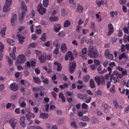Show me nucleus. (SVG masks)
<instances>
[{
	"instance_id": "obj_18",
	"label": "nucleus",
	"mask_w": 129,
	"mask_h": 129,
	"mask_svg": "<svg viewBox=\"0 0 129 129\" xmlns=\"http://www.w3.org/2000/svg\"><path fill=\"white\" fill-rule=\"evenodd\" d=\"M55 65L57 66V71H61L62 69V67L61 64L59 63L57 61H55L54 63Z\"/></svg>"
},
{
	"instance_id": "obj_32",
	"label": "nucleus",
	"mask_w": 129,
	"mask_h": 129,
	"mask_svg": "<svg viewBox=\"0 0 129 129\" xmlns=\"http://www.w3.org/2000/svg\"><path fill=\"white\" fill-rule=\"evenodd\" d=\"M105 3L104 1L101 0V1H97L96 4L99 7H100L101 5H104Z\"/></svg>"
},
{
	"instance_id": "obj_6",
	"label": "nucleus",
	"mask_w": 129,
	"mask_h": 129,
	"mask_svg": "<svg viewBox=\"0 0 129 129\" xmlns=\"http://www.w3.org/2000/svg\"><path fill=\"white\" fill-rule=\"evenodd\" d=\"M65 59L66 60L69 59V58H70L69 60H73L74 59V57H73L72 53L71 51H69L67 53L65 56Z\"/></svg>"
},
{
	"instance_id": "obj_61",
	"label": "nucleus",
	"mask_w": 129,
	"mask_h": 129,
	"mask_svg": "<svg viewBox=\"0 0 129 129\" xmlns=\"http://www.w3.org/2000/svg\"><path fill=\"white\" fill-rule=\"evenodd\" d=\"M86 37H84L81 39V41L80 42V44L82 45H83L84 43V42L85 41Z\"/></svg>"
},
{
	"instance_id": "obj_25",
	"label": "nucleus",
	"mask_w": 129,
	"mask_h": 129,
	"mask_svg": "<svg viewBox=\"0 0 129 129\" xmlns=\"http://www.w3.org/2000/svg\"><path fill=\"white\" fill-rule=\"evenodd\" d=\"M41 78L43 83L46 84H48L49 83V81L48 79L47 78L45 79L44 76H42L41 77Z\"/></svg>"
},
{
	"instance_id": "obj_3",
	"label": "nucleus",
	"mask_w": 129,
	"mask_h": 129,
	"mask_svg": "<svg viewBox=\"0 0 129 129\" xmlns=\"http://www.w3.org/2000/svg\"><path fill=\"white\" fill-rule=\"evenodd\" d=\"M69 71L71 73H73L76 67V62L75 61L70 62L69 64Z\"/></svg>"
},
{
	"instance_id": "obj_23",
	"label": "nucleus",
	"mask_w": 129,
	"mask_h": 129,
	"mask_svg": "<svg viewBox=\"0 0 129 129\" xmlns=\"http://www.w3.org/2000/svg\"><path fill=\"white\" fill-rule=\"evenodd\" d=\"M107 70L109 72L108 74H107L105 75V77L107 79H108L109 77V75H111V73L112 71V69L110 67H108V68Z\"/></svg>"
},
{
	"instance_id": "obj_16",
	"label": "nucleus",
	"mask_w": 129,
	"mask_h": 129,
	"mask_svg": "<svg viewBox=\"0 0 129 129\" xmlns=\"http://www.w3.org/2000/svg\"><path fill=\"white\" fill-rule=\"evenodd\" d=\"M16 36L18 38L19 43L20 44H22L24 42V39L25 37L21 36L20 34L17 35Z\"/></svg>"
},
{
	"instance_id": "obj_27",
	"label": "nucleus",
	"mask_w": 129,
	"mask_h": 129,
	"mask_svg": "<svg viewBox=\"0 0 129 129\" xmlns=\"http://www.w3.org/2000/svg\"><path fill=\"white\" fill-rule=\"evenodd\" d=\"M83 7L80 5H78V7L77 9V12L80 13H81L83 12Z\"/></svg>"
},
{
	"instance_id": "obj_44",
	"label": "nucleus",
	"mask_w": 129,
	"mask_h": 129,
	"mask_svg": "<svg viewBox=\"0 0 129 129\" xmlns=\"http://www.w3.org/2000/svg\"><path fill=\"white\" fill-rule=\"evenodd\" d=\"M18 96L17 94H12L11 96V99L12 100H16Z\"/></svg>"
},
{
	"instance_id": "obj_46",
	"label": "nucleus",
	"mask_w": 129,
	"mask_h": 129,
	"mask_svg": "<svg viewBox=\"0 0 129 129\" xmlns=\"http://www.w3.org/2000/svg\"><path fill=\"white\" fill-rule=\"evenodd\" d=\"M78 124L79 125L80 127H82L86 125L87 124L85 122H81L79 123Z\"/></svg>"
},
{
	"instance_id": "obj_45",
	"label": "nucleus",
	"mask_w": 129,
	"mask_h": 129,
	"mask_svg": "<svg viewBox=\"0 0 129 129\" xmlns=\"http://www.w3.org/2000/svg\"><path fill=\"white\" fill-rule=\"evenodd\" d=\"M71 125L72 126L75 128H78L76 124V122L75 121H72L71 123Z\"/></svg>"
},
{
	"instance_id": "obj_11",
	"label": "nucleus",
	"mask_w": 129,
	"mask_h": 129,
	"mask_svg": "<svg viewBox=\"0 0 129 129\" xmlns=\"http://www.w3.org/2000/svg\"><path fill=\"white\" fill-rule=\"evenodd\" d=\"M53 28L54 31L57 33L61 28V26L59 24H56L54 25Z\"/></svg>"
},
{
	"instance_id": "obj_12",
	"label": "nucleus",
	"mask_w": 129,
	"mask_h": 129,
	"mask_svg": "<svg viewBox=\"0 0 129 129\" xmlns=\"http://www.w3.org/2000/svg\"><path fill=\"white\" fill-rule=\"evenodd\" d=\"M17 19L16 15L15 14L12 17L11 20V24L12 25L14 26L15 25V22L16 21Z\"/></svg>"
},
{
	"instance_id": "obj_35",
	"label": "nucleus",
	"mask_w": 129,
	"mask_h": 129,
	"mask_svg": "<svg viewBox=\"0 0 129 129\" xmlns=\"http://www.w3.org/2000/svg\"><path fill=\"white\" fill-rule=\"evenodd\" d=\"M46 36L45 33L42 34L40 38V40L42 41H45L46 39Z\"/></svg>"
},
{
	"instance_id": "obj_42",
	"label": "nucleus",
	"mask_w": 129,
	"mask_h": 129,
	"mask_svg": "<svg viewBox=\"0 0 129 129\" xmlns=\"http://www.w3.org/2000/svg\"><path fill=\"white\" fill-rule=\"evenodd\" d=\"M12 0H6L5 5L10 6L12 4Z\"/></svg>"
},
{
	"instance_id": "obj_39",
	"label": "nucleus",
	"mask_w": 129,
	"mask_h": 129,
	"mask_svg": "<svg viewBox=\"0 0 129 129\" xmlns=\"http://www.w3.org/2000/svg\"><path fill=\"white\" fill-rule=\"evenodd\" d=\"M29 111H28V113L25 114V117L27 120L28 121H30V115Z\"/></svg>"
},
{
	"instance_id": "obj_19",
	"label": "nucleus",
	"mask_w": 129,
	"mask_h": 129,
	"mask_svg": "<svg viewBox=\"0 0 129 129\" xmlns=\"http://www.w3.org/2000/svg\"><path fill=\"white\" fill-rule=\"evenodd\" d=\"M89 86L92 88H94L96 87L94 81L92 79H91L90 80Z\"/></svg>"
},
{
	"instance_id": "obj_33",
	"label": "nucleus",
	"mask_w": 129,
	"mask_h": 129,
	"mask_svg": "<svg viewBox=\"0 0 129 129\" xmlns=\"http://www.w3.org/2000/svg\"><path fill=\"white\" fill-rule=\"evenodd\" d=\"M90 78L89 76L88 75H86L83 77V80L85 82H87L89 80Z\"/></svg>"
},
{
	"instance_id": "obj_49",
	"label": "nucleus",
	"mask_w": 129,
	"mask_h": 129,
	"mask_svg": "<svg viewBox=\"0 0 129 129\" xmlns=\"http://www.w3.org/2000/svg\"><path fill=\"white\" fill-rule=\"evenodd\" d=\"M106 57L108 59H113V56L112 54H110L109 55L106 56Z\"/></svg>"
},
{
	"instance_id": "obj_63",
	"label": "nucleus",
	"mask_w": 129,
	"mask_h": 129,
	"mask_svg": "<svg viewBox=\"0 0 129 129\" xmlns=\"http://www.w3.org/2000/svg\"><path fill=\"white\" fill-rule=\"evenodd\" d=\"M87 105L85 103H83L82 104V107L83 109H86L87 108Z\"/></svg>"
},
{
	"instance_id": "obj_2",
	"label": "nucleus",
	"mask_w": 129,
	"mask_h": 129,
	"mask_svg": "<svg viewBox=\"0 0 129 129\" xmlns=\"http://www.w3.org/2000/svg\"><path fill=\"white\" fill-rule=\"evenodd\" d=\"M94 80L99 85L101 84L103 85L105 84V81L104 79V77L103 76H96L94 78Z\"/></svg>"
},
{
	"instance_id": "obj_38",
	"label": "nucleus",
	"mask_w": 129,
	"mask_h": 129,
	"mask_svg": "<svg viewBox=\"0 0 129 129\" xmlns=\"http://www.w3.org/2000/svg\"><path fill=\"white\" fill-rule=\"evenodd\" d=\"M6 58L8 59V62L9 66H12L13 63L12 60L9 57H7Z\"/></svg>"
},
{
	"instance_id": "obj_9",
	"label": "nucleus",
	"mask_w": 129,
	"mask_h": 129,
	"mask_svg": "<svg viewBox=\"0 0 129 129\" xmlns=\"http://www.w3.org/2000/svg\"><path fill=\"white\" fill-rule=\"evenodd\" d=\"M10 122L13 129H15L17 123V121L16 119H12L10 120Z\"/></svg>"
},
{
	"instance_id": "obj_43",
	"label": "nucleus",
	"mask_w": 129,
	"mask_h": 129,
	"mask_svg": "<svg viewBox=\"0 0 129 129\" xmlns=\"http://www.w3.org/2000/svg\"><path fill=\"white\" fill-rule=\"evenodd\" d=\"M94 62L95 64L97 66H99L100 64V62L99 60L97 59H94Z\"/></svg>"
},
{
	"instance_id": "obj_59",
	"label": "nucleus",
	"mask_w": 129,
	"mask_h": 129,
	"mask_svg": "<svg viewBox=\"0 0 129 129\" xmlns=\"http://www.w3.org/2000/svg\"><path fill=\"white\" fill-rule=\"evenodd\" d=\"M104 108L105 110H107L110 107L108 104H105L104 105Z\"/></svg>"
},
{
	"instance_id": "obj_57",
	"label": "nucleus",
	"mask_w": 129,
	"mask_h": 129,
	"mask_svg": "<svg viewBox=\"0 0 129 129\" xmlns=\"http://www.w3.org/2000/svg\"><path fill=\"white\" fill-rule=\"evenodd\" d=\"M76 31L77 33H78L80 30H81V26H77L76 27Z\"/></svg>"
},
{
	"instance_id": "obj_29",
	"label": "nucleus",
	"mask_w": 129,
	"mask_h": 129,
	"mask_svg": "<svg viewBox=\"0 0 129 129\" xmlns=\"http://www.w3.org/2000/svg\"><path fill=\"white\" fill-rule=\"evenodd\" d=\"M71 22L69 20H66L64 23L63 26L64 27H67L69 26L71 24Z\"/></svg>"
},
{
	"instance_id": "obj_24",
	"label": "nucleus",
	"mask_w": 129,
	"mask_h": 129,
	"mask_svg": "<svg viewBox=\"0 0 129 129\" xmlns=\"http://www.w3.org/2000/svg\"><path fill=\"white\" fill-rule=\"evenodd\" d=\"M3 11L6 12L9 11L10 10V6L6 5L4 6L3 8Z\"/></svg>"
},
{
	"instance_id": "obj_4",
	"label": "nucleus",
	"mask_w": 129,
	"mask_h": 129,
	"mask_svg": "<svg viewBox=\"0 0 129 129\" xmlns=\"http://www.w3.org/2000/svg\"><path fill=\"white\" fill-rule=\"evenodd\" d=\"M26 59L25 56L23 54H21L19 55L18 57L16 62L17 63L21 64L23 63Z\"/></svg>"
},
{
	"instance_id": "obj_22",
	"label": "nucleus",
	"mask_w": 129,
	"mask_h": 129,
	"mask_svg": "<svg viewBox=\"0 0 129 129\" xmlns=\"http://www.w3.org/2000/svg\"><path fill=\"white\" fill-rule=\"evenodd\" d=\"M21 9L22 11V12H24L26 13L25 11L27 10L26 7L25 5V4L23 1H22L21 3Z\"/></svg>"
},
{
	"instance_id": "obj_34",
	"label": "nucleus",
	"mask_w": 129,
	"mask_h": 129,
	"mask_svg": "<svg viewBox=\"0 0 129 129\" xmlns=\"http://www.w3.org/2000/svg\"><path fill=\"white\" fill-rule=\"evenodd\" d=\"M61 50L63 52H65L67 51V48L65 44L64 43H63L61 46Z\"/></svg>"
},
{
	"instance_id": "obj_51",
	"label": "nucleus",
	"mask_w": 129,
	"mask_h": 129,
	"mask_svg": "<svg viewBox=\"0 0 129 129\" xmlns=\"http://www.w3.org/2000/svg\"><path fill=\"white\" fill-rule=\"evenodd\" d=\"M37 45V44L36 43H34L30 44L29 45L30 48L35 47Z\"/></svg>"
},
{
	"instance_id": "obj_1",
	"label": "nucleus",
	"mask_w": 129,
	"mask_h": 129,
	"mask_svg": "<svg viewBox=\"0 0 129 129\" xmlns=\"http://www.w3.org/2000/svg\"><path fill=\"white\" fill-rule=\"evenodd\" d=\"M88 55L91 57L97 58L99 56L98 51L95 47L92 45L90 46L88 48Z\"/></svg>"
},
{
	"instance_id": "obj_64",
	"label": "nucleus",
	"mask_w": 129,
	"mask_h": 129,
	"mask_svg": "<svg viewBox=\"0 0 129 129\" xmlns=\"http://www.w3.org/2000/svg\"><path fill=\"white\" fill-rule=\"evenodd\" d=\"M35 72L36 74H39L40 73V71L38 68H36L35 69Z\"/></svg>"
},
{
	"instance_id": "obj_5",
	"label": "nucleus",
	"mask_w": 129,
	"mask_h": 129,
	"mask_svg": "<svg viewBox=\"0 0 129 129\" xmlns=\"http://www.w3.org/2000/svg\"><path fill=\"white\" fill-rule=\"evenodd\" d=\"M37 10L41 15H42L45 13L46 11V9L42 6V4L40 3L37 6Z\"/></svg>"
},
{
	"instance_id": "obj_40",
	"label": "nucleus",
	"mask_w": 129,
	"mask_h": 129,
	"mask_svg": "<svg viewBox=\"0 0 129 129\" xmlns=\"http://www.w3.org/2000/svg\"><path fill=\"white\" fill-rule=\"evenodd\" d=\"M81 119L83 121H89L90 120V119L86 116L82 117L81 118Z\"/></svg>"
},
{
	"instance_id": "obj_8",
	"label": "nucleus",
	"mask_w": 129,
	"mask_h": 129,
	"mask_svg": "<svg viewBox=\"0 0 129 129\" xmlns=\"http://www.w3.org/2000/svg\"><path fill=\"white\" fill-rule=\"evenodd\" d=\"M9 88L14 91H17L18 89L17 85L14 83H13L10 85Z\"/></svg>"
},
{
	"instance_id": "obj_13",
	"label": "nucleus",
	"mask_w": 129,
	"mask_h": 129,
	"mask_svg": "<svg viewBox=\"0 0 129 129\" xmlns=\"http://www.w3.org/2000/svg\"><path fill=\"white\" fill-rule=\"evenodd\" d=\"M113 103L114 104V108L115 109L119 110L121 109L122 107L121 106H119L117 102L116 101H114Z\"/></svg>"
},
{
	"instance_id": "obj_48",
	"label": "nucleus",
	"mask_w": 129,
	"mask_h": 129,
	"mask_svg": "<svg viewBox=\"0 0 129 129\" xmlns=\"http://www.w3.org/2000/svg\"><path fill=\"white\" fill-rule=\"evenodd\" d=\"M78 97L81 99H84V95H83V94L81 93H79L78 94Z\"/></svg>"
},
{
	"instance_id": "obj_60",
	"label": "nucleus",
	"mask_w": 129,
	"mask_h": 129,
	"mask_svg": "<svg viewBox=\"0 0 129 129\" xmlns=\"http://www.w3.org/2000/svg\"><path fill=\"white\" fill-rule=\"evenodd\" d=\"M87 51V48H85L83 49L82 50V53L83 54H84L86 53Z\"/></svg>"
},
{
	"instance_id": "obj_30",
	"label": "nucleus",
	"mask_w": 129,
	"mask_h": 129,
	"mask_svg": "<svg viewBox=\"0 0 129 129\" xmlns=\"http://www.w3.org/2000/svg\"><path fill=\"white\" fill-rule=\"evenodd\" d=\"M40 116L41 118L46 119L48 117V114L47 113H41L40 115Z\"/></svg>"
},
{
	"instance_id": "obj_47",
	"label": "nucleus",
	"mask_w": 129,
	"mask_h": 129,
	"mask_svg": "<svg viewBox=\"0 0 129 129\" xmlns=\"http://www.w3.org/2000/svg\"><path fill=\"white\" fill-rule=\"evenodd\" d=\"M120 75V73L116 71H113V73L111 74V75H114V76H118V75Z\"/></svg>"
},
{
	"instance_id": "obj_31",
	"label": "nucleus",
	"mask_w": 129,
	"mask_h": 129,
	"mask_svg": "<svg viewBox=\"0 0 129 129\" xmlns=\"http://www.w3.org/2000/svg\"><path fill=\"white\" fill-rule=\"evenodd\" d=\"M59 98L61 99L62 100L63 102H64L65 101L66 99L64 96L62 92L60 93L59 95Z\"/></svg>"
},
{
	"instance_id": "obj_7",
	"label": "nucleus",
	"mask_w": 129,
	"mask_h": 129,
	"mask_svg": "<svg viewBox=\"0 0 129 129\" xmlns=\"http://www.w3.org/2000/svg\"><path fill=\"white\" fill-rule=\"evenodd\" d=\"M110 81L111 82H113L115 83L120 81L118 76H114V75H111L110 76Z\"/></svg>"
},
{
	"instance_id": "obj_37",
	"label": "nucleus",
	"mask_w": 129,
	"mask_h": 129,
	"mask_svg": "<svg viewBox=\"0 0 129 129\" xmlns=\"http://www.w3.org/2000/svg\"><path fill=\"white\" fill-rule=\"evenodd\" d=\"M58 19V18L56 16L52 17L50 18V20L52 22L57 21Z\"/></svg>"
},
{
	"instance_id": "obj_17",
	"label": "nucleus",
	"mask_w": 129,
	"mask_h": 129,
	"mask_svg": "<svg viewBox=\"0 0 129 129\" xmlns=\"http://www.w3.org/2000/svg\"><path fill=\"white\" fill-rule=\"evenodd\" d=\"M25 15V13L24 12H22L21 13L19 14V19L20 23H21L22 22V19L24 18Z\"/></svg>"
},
{
	"instance_id": "obj_10",
	"label": "nucleus",
	"mask_w": 129,
	"mask_h": 129,
	"mask_svg": "<svg viewBox=\"0 0 129 129\" xmlns=\"http://www.w3.org/2000/svg\"><path fill=\"white\" fill-rule=\"evenodd\" d=\"M25 118L24 116L21 117L20 119V123L21 126L23 128L26 126V124L25 122Z\"/></svg>"
},
{
	"instance_id": "obj_14",
	"label": "nucleus",
	"mask_w": 129,
	"mask_h": 129,
	"mask_svg": "<svg viewBox=\"0 0 129 129\" xmlns=\"http://www.w3.org/2000/svg\"><path fill=\"white\" fill-rule=\"evenodd\" d=\"M4 46L2 43L0 42V60H1L3 58L2 52L3 51Z\"/></svg>"
},
{
	"instance_id": "obj_20",
	"label": "nucleus",
	"mask_w": 129,
	"mask_h": 129,
	"mask_svg": "<svg viewBox=\"0 0 129 129\" xmlns=\"http://www.w3.org/2000/svg\"><path fill=\"white\" fill-rule=\"evenodd\" d=\"M7 42L11 46H13L15 44V42L12 39H8L7 40Z\"/></svg>"
},
{
	"instance_id": "obj_52",
	"label": "nucleus",
	"mask_w": 129,
	"mask_h": 129,
	"mask_svg": "<svg viewBox=\"0 0 129 129\" xmlns=\"http://www.w3.org/2000/svg\"><path fill=\"white\" fill-rule=\"evenodd\" d=\"M92 120V123H94L98 122H99L98 119L95 117H93Z\"/></svg>"
},
{
	"instance_id": "obj_28",
	"label": "nucleus",
	"mask_w": 129,
	"mask_h": 129,
	"mask_svg": "<svg viewBox=\"0 0 129 129\" xmlns=\"http://www.w3.org/2000/svg\"><path fill=\"white\" fill-rule=\"evenodd\" d=\"M33 78L34 81L35 83L39 84L41 82V81L39 78L37 77H34Z\"/></svg>"
},
{
	"instance_id": "obj_53",
	"label": "nucleus",
	"mask_w": 129,
	"mask_h": 129,
	"mask_svg": "<svg viewBox=\"0 0 129 129\" xmlns=\"http://www.w3.org/2000/svg\"><path fill=\"white\" fill-rule=\"evenodd\" d=\"M126 0H120L119 1V3L121 5H124L126 3Z\"/></svg>"
},
{
	"instance_id": "obj_50",
	"label": "nucleus",
	"mask_w": 129,
	"mask_h": 129,
	"mask_svg": "<svg viewBox=\"0 0 129 129\" xmlns=\"http://www.w3.org/2000/svg\"><path fill=\"white\" fill-rule=\"evenodd\" d=\"M41 87H40L38 88H32V90L33 91L35 92L39 91H40V90L41 89Z\"/></svg>"
},
{
	"instance_id": "obj_36",
	"label": "nucleus",
	"mask_w": 129,
	"mask_h": 129,
	"mask_svg": "<svg viewBox=\"0 0 129 129\" xmlns=\"http://www.w3.org/2000/svg\"><path fill=\"white\" fill-rule=\"evenodd\" d=\"M49 0H43V5L45 7H47L48 5Z\"/></svg>"
},
{
	"instance_id": "obj_41",
	"label": "nucleus",
	"mask_w": 129,
	"mask_h": 129,
	"mask_svg": "<svg viewBox=\"0 0 129 129\" xmlns=\"http://www.w3.org/2000/svg\"><path fill=\"white\" fill-rule=\"evenodd\" d=\"M6 27H4L3 29L1 30V34L3 37H4L5 36V31L6 29Z\"/></svg>"
},
{
	"instance_id": "obj_15",
	"label": "nucleus",
	"mask_w": 129,
	"mask_h": 129,
	"mask_svg": "<svg viewBox=\"0 0 129 129\" xmlns=\"http://www.w3.org/2000/svg\"><path fill=\"white\" fill-rule=\"evenodd\" d=\"M108 27L109 28V32L108 33V35L109 36L114 31V29L113 26L111 24H109L108 25Z\"/></svg>"
},
{
	"instance_id": "obj_54",
	"label": "nucleus",
	"mask_w": 129,
	"mask_h": 129,
	"mask_svg": "<svg viewBox=\"0 0 129 129\" xmlns=\"http://www.w3.org/2000/svg\"><path fill=\"white\" fill-rule=\"evenodd\" d=\"M10 55L13 59H16L15 53H10Z\"/></svg>"
},
{
	"instance_id": "obj_26",
	"label": "nucleus",
	"mask_w": 129,
	"mask_h": 129,
	"mask_svg": "<svg viewBox=\"0 0 129 129\" xmlns=\"http://www.w3.org/2000/svg\"><path fill=\"white\" fill-rule=\"evenodd\" d=\"M39 59L41 63L44 62L46 60V57L45 56L42 55H41L39 57Z\"/></svg>"
},
{
	"instance_id": "obj_56",
	"label": "nucleus",
	"mask_w": 129,
	"mask_h": 129,
	"mask_svg": "<svg viewBox=\"0 0 129 129\" xmlns=\"http://www.w3.org/2000/svg\"><path fill=\"white\" fill-rule=\"evenodd\" d=\"M125 46L123 44H122L121 46V52H124L125 50Z\"/></svg>"
},
{
	"instance_id": "obj_21",
	"label": "nucleus",
	"mask_w": 129,
	"mask_h": 129,
	"mask_svg": "<svg viewBox=\"0 0 129 129\" xmlns=\"http://www.w3.org/2000/svg\"><path fill=\"white\" fill-rule=\"evenodd\" d=\"M53 45L56 47V48L59 49L60 48V44L59 42V41L58 40H55L53 43Z\"/></svg>"
},
{
	"instance_id": "obj_55",
	"label": "nucleus",
	"mask_w": 129,
	"mask_h": 129,
	"mask_svg": "<svg viewBox=\"0 0 129 129\" xmlns=\"http://www.w3.org/2000/svg\"><path fill=\"white\" fill-rule=\"evenodd\" d=\"M5 86L3 84L0 85V92H1L4 89Z\"/></svg>"
},
{
	"instance_id": "obj_58",
	"label": "nucleus",
	"mask_w": 129,
	"mask_h": 129,
	"mask_svg": "<svg viewBox=\"0 0 129 129\" xmlns=\"http://www.w3.org/2000/svg\"><path fill=\"white\" fill-rule=\"evenodd\" d=\"M31 51L30 50H28L25 52V54L26 56H29L31 54Z\"/></svg>"
},
{
	"instance_id": "obj_62",
	"label": "nucleus",
	"mask_w": 129,
	"mask_h": 129,
	"mask_svg": "<svg viewBox=\"0 0 129 129\" xmlns=\"http://www.w3.org/2000/svg\"><path fill=\"white\" fill-rule=\"evenodd\" d=\"M123 30L124 32L126 34H128L129 33L128 29L127 27H124L123 29Z\"/></svg>"
}]
</instances>
